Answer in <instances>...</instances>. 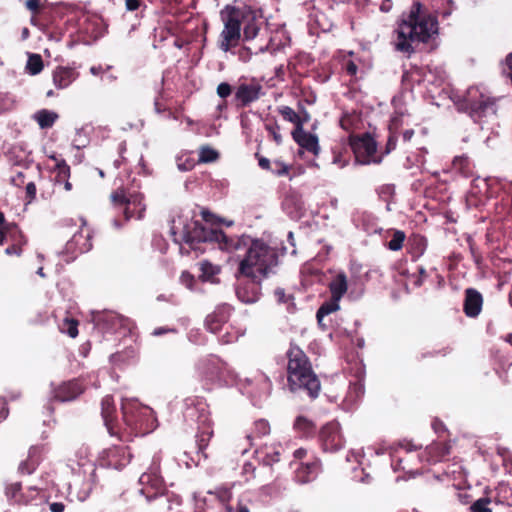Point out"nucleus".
Listing matches in <instances>:
<instances>
[{"label":"nucleus","mask_w":512,"mask_h":512,"mask_svg":"<svg viewBox=\"0 0 512 512\" xmlns=\"http://www.w3.org/2000/svg\"><path fill=\"white\" fill-rule=\"evenodd\" d=\"M395 34L396 51L410 56L415 52V44L427 43L438 34L437 16L420 2H414L408 11L402 13Z\"/></svg>","instance_id":"obj_1"},{"label":"nucleus","mask_w":512,"mask_h":512,"mask_svg":"<svg viewBox=\"0 0 512 512\" xmlns=\"http://www.w3.org/2000/svg\"><path fill=\"white\" fill-rule=\"evenodd\" d=\"M244 257L239 261L237 273L250 278L254 283L260 284L273 267L278 263L276 251L259 239L243 236Z\"/></svg>","instance_id":"obj_2"},{"label":"nucleus","mask_w":512,"mask_h":512,"mask_svg":"<svg viewBox=\"0 0 512 512\" xmlns=\"http://www.w3.org/2000/svg\"><path fill=\"white\" fill-rule=\"evenodd\" d=\"M287 382L291 392L302 390L311 400L316 399L321 391V383L314 372L306 353L296 345H291L286 353Z\"/></svg>","instance_id":"obj_3"},{"label":"nucleus","mask_w":512,"mask_h":512,"mask_svg":"<svg viewBox=\"0 0 512 512\" xmlns=\"http://www.w3.org/2000/svg\"><path fill=\"white\" fill-rule=\"evenodd\" d=\"M171 234L175 243L183 241L191 249L201 252L204 251L199 247L201 243H216L219 249L227 252H237L243 249V235L235 238L229 237L222 230L207 228L198 220H191L184 224L181 240L176 237L174 226L171 228Z\"/></svg>","instance_id":"obj_4"},{"label":"nucleus","mask_w":512,"mask_h":512,"mask_svg":"<svg viewBox=\"0 0 512 512\" xmlns=\"http://www.w3.org/2000/svg\"><path fill=\"white\" fill-rule=\"evenodd\" d=\"M121 413L119 433L114 435L120 441H132L134 437L146 435L152 430V410L137 400L123 399Z\"/></svg>","instance_id":"obj_5"},{"label":"nucleus","mask_w":512,"mask_h":512,"mask_svg":"<svg viewBox=\"0 0 512 512\" xmlns=\"http://www.w3.org/2000/svg\"><path fill=\"white\" fill-rule=\"evenodd\" d=\"M186 404L184 417L187 421H195L198 424L196 442L199 451L204 452L214 434L208 406L205 402L197 399H186Z\"/></svg>","instance_id":"obj_6"},{"label":"nucleus","mask_w":512,"mask_h":512,"mask_svg":"<svg viewBox=\"0 0 512 512\" xmlns=\"http://www.w3.org/2000/svg\"><path fill=\"white\" fill-rule=\"evenodd\" d=\"M110 201L114 208L123 213L125 221L132 218L142 219L146 211L143 203L144 195L139 192H130L124 187H119L110 194Z\"/></svg>","instance_id":"obj_7"},{"label":"nucleus","mask_w":512,"mask_h":512,"mask_svg":"<svg viewBox=\"0 0 512 512\" xmlns=\"http://www.w3.org/2000/svg\"><path fill=\"white\" fill-rule=\"evenodd\" d=\"M456 105L459 111L466 112L474 122H479L490 111L494 110V102L491 98L474 86L466 90Z\"/></svg>","instance_id":"obj_8"},{"label":"nucleus","mask_w":512,"mask_h":512,"mask_svg":"<svg viewBox=\"0 0 512 512\" xmlns=\"http://www.w3.org/2000/svg\"><path fill=\"white\" fill-rule=\"evenodd\" d=\"M226 363L216 355H209L198 361L196 370L204 391H211L213 385L221 380Z\"/></svg>","instance_id":"obj_9"},{"label":"nucleus","mask_w":512,"mask_h":512,"mask_svg":"<svg viewBox=\"0 0 512 512\" xmlns=\"http://www.w3.org/2000/svg\"><path fill=\"white\" fill-rule=\"evenodd\" d=\"M349 145L357 163L367 165L372 162L376 164L381 162V157H375L377 143L369 133L356 136L351 135L349 137Z\"/></svg>","instance_id":"obj_10"},{"label":"nucleus","mask_w":512,"mask_h":512,"mask_svg":"<svg viewBox=\"0 0 512 512\" xmlns=\"http://www.w3.org/2000/svg\"><path fill=\"white\" fill-rule=\"evenodd\" d=\"M238 13L231 9L223 17L224 28L218 38V48L223 52H229L240 44L241 27L238 21Z\"/></svg>","instance_id":"obj_11"},{"label":"nucleus","mask_w":512,"mask_h":512,"mask_svg":"<svg viewBox=\"0 0 512 512\" xmlns=\"http://www.w3.org/2000/svg\"><path fill=\"white\" fill-rule=\"evenodd\" d=\"M318 441L323 451L335 453L344 448L345 438L337 421L323 425L318 433Z\"/></svg>","instance_id":"obj_12"},{"label":"nucleus","mask_w":512,"mask_h":512,"mask_svg":"<svg viewBox=\"0 0 512 512\" xmlns=\"http://www.w3.org/2000/svg\"><path fill=\"white\" fill-rule=\"evenodd\" d=\"M132 459L130 448L126 445H112L104 449L98 456V463L104 468L120 470L127 466Z\"/></svg>","instance_id":"obj_13"},{"label":"nucleus","mask_w":512,"mask_h":512,"mask_svg":"<svg viewBox=\"0 0 512 512\" xmlns=\"http://www.w3.org/2000/svg\"><path fill=\"white\" fill-rule=\"evenodd\" d=\"M51 387V400L61 403L76 400L86 389L84 382L78 378L51 384Z\"/></svg>","instance_id":"obj_14"},{"label":"nucleus","mask_w":512,"mask_h":512,"mask_svg":"<svg viewBox=\"0 0 512 512\" xmlns=\"http://www.w3.org/2000/svg\"><path fill=\"white\" fill-rule=\"evenodd\" d=\"M41 493V489L36 486H30L25 491L21 482L9 483L5 486V496L9 502L18 505H28L34 501Z\"/></svg>","instance_id":"obj_15"},{"label":"nucleus","mask_w":512,"mask_h":512,"mask_svg":"<svg viewBox=\"0 0 512 512\" xmlns=\"http://www.w3.org/2000/svg\"><path fill=\"white\" fill-rule=\"evenodd\" d=\"M262 86L255 82L251 81L249 83L244 82L240 83L235 90L234 94V104L238 109H243L248 107L253 102L257 101L261 96Z\"/></svg>","instance_id":"obj_16"},{"label":"nucleus","mask_w":512,"mask_h":512,"mask_svg":"<svg viewBox=\"0 0 512 512\" xmlns=\"http://www.w3.org/2000/svg\"><path fill=\"white\" fill-rule=\"evenodd\" d=\"M233 307L229 304L218 305L213 312L205 318V327L211 333H218L222 327L229 321Z\"/></svg>","instance_id":"obj_17"},{"label":"nucleus","mask_w":512,"mask_h":512,"mask_svg":"<svg viewBox=\"0 0 512 512\" xmlns=\"http://www.w3.org/2000/svg\"><path fill=\"white\" fill-rule=\"evenodd\" d=\"M101 416L108 433L114 437L119 433V419L114 399L111 395H106L101 400Z\"/></svg>","instance_id":"obj_18"},{"label":"nucleus","mask_w":512,"mask_h":512,"mask_svg":"<svg viewBox=\"0 0 512 512\" xmlns=\"http://www.w3.org/2000/svg\"><path fill=\"white\" fill-rule=\"evenodd\" d=\"M92 247L91 232L87 227H82L78 232H76L65 246L66 251L73 254L86 253L90 251Z\"/></svg>","instance_id":"obj_19"},{"label":"nucleus","mask_w":512,"mask_h":512,"mask_svg":"<svg viewBox=\"0 0 512 512\" xmlns=\"http://www.w3.org/2000/svg\"><path fill=\"white\" fill-rule=\"evenodd\" d=\"M451 446L447 442H433L420 454L421 460L436 464L449 458Z\"/></svg>","instance_id":"obj_20"},{"label":"nucleus","mask_w":512,"mask_h":512,"mask_svg":"<svg viewBox=\"0 0 512 512\" xmlns=\"http://www.w3.org/2000/svg\"><path fill=\"white\" fill-rule=\"evenodd\" d=\"M293 140L304 150L312 153L314 156H318L320 152V146L318 137L315 134L304 130L303 126L298 129H293L292 133Z\"/></svg>","instance_id":"obj_21"},{"label":"nucleus","mask_w":512,"mask_h":512,"mask_svg":"<svg viewBox=\"0 0 512 512\" xmlns=\"http://www.w3.org/2000/svg\"><path fill=\"white\" fill-rule=\"evenodd\" d=\"M482 306V294L474 288H467L465 290V297L463 303V311L465 315L470 318L477 317L482 311Z\"/></svg>","instance_id":"obj_22"},{"label":"nucleus","mask_w":512,"mask_h":512,"mask_svg":"<svg viewBox=\"0 0 512 512\" xmlns=\"http://www.w3.org/2000/svg\"><path fill=\"white\" fill-rule=\"evenodd\" d=\"M42 452L41 446L30 447L27 458L18 465V473L22 476L34 473L42 461Z\"/></svg>","instance_id":"obj_23"},{"label":"nucleus","mask_w":512,"mask_h":512,"mask_svg":"<svg viewBox=\"0 0 512 512\" xmlns=\"http://www.w3.org/2000/svg\"><path fill=\"white\" fill-rule=\"evenodd\" d=\"M232 12L238 13V21L240 26L253 25V23L263 22V15L260 9L253 8L248 5H244L242 8H231Z\"/></svg>","instance_id":"obj_24"},{"label":"nucleus","mask_w":512,"mask_h":512,"mask_svg":"<svg viewBox=\"0 0 512 512\" xmlns=\"http://www.w3.org/2000/svg\"><path fill=\"white\" fill-rule=\"evenodd\" d=\"M78 76V73L70 67L58 66L53 71V83L58 89L67 88Z\"/></svg>","instance_id":"obj_25"},{"label":"nucleus","mask_w":512,"mask_h":512,"mask_svg":"<svg viewBox=\"0 0 512 512\" xmlns=\"http://www.w3.org/2000/svg\"><path fill=\"white\" fill-rule=\"evenodd\" d=\"M475 165L467 154L455 156L452 161V170L463 178L474 176Z\"/></svg>","instance_id":"obj_26"},{"label":"nucleus","mask_w":512,"mask_h":512,"mask_svg":"<svg viewBox=\"0 0 512 512\" xmlns=\"http://www.w3.org/2000/svg\"><path fill=\"white\" fill-rule=\"evenodd\" d=\"M427 238L421 234H412L408 239V253L413 261L418 260L426 251Z\"/></svg>","instance_id":"obj_27"},{"label":"nucleus","mask_w":512,"mask_h":512,"mask_svg":"<svg viewBox=\"0 0 512 512\" xmlns=\"http://www.w3.org/2000/svg\"><path fill=\"white\" fill-rule=\"evenodd\" d=\"M294 430L304 438L314 437L317 431L316 424L305 416H298L294 421Z\"/></svg>","instance_id":"obj_28"},{"label":"nucleus","mask_w":512,"mask_h":512,"mask_svg":"<svg viewBox=\"0 0 512 512\" xmlns=\"http://www.w3.org/2000/svg\"><path fill=\"white\" fill-rule=\"evenodd\" d=\"M50 159L55 161V185L61 187L62 183L70 178V166L63 158H58L56 155L50 156Z\"/></svg>","instance_id":"obj_29"},{"label":"nucleus","mask_w":512,"mask_h":512,"mask_svg":"<svg viewBox=\"0 0 512 512\" xmlns=\"http://www.w3.org/2000/svg\"><path fill=\"white\" fill-rule=\"evenodd\" d=\"M329 289L331 297L335 300H340L348 289L346 275L344 273H338L330 282Z\"/></svg>","instance_id":"obj_30"},{"label":"nucleus","mask_w":512,"mask_h":512,"mask_svg":"<svg viewBox=\"0 0 512 512\" xmlns=\"http://www.w3.org/2000/svg\"><path fill=\"white\" fill-rule=\"evenodd\" d=\"M141 484H149L154 488H159L162 485V477L160 475L159 464L153 463L149 472H145L139 479Z\"/></svg>","instance_id":"obj_31"},{"label":"nucleus","mask_w":512,"mask_h":512,"mask_svg":"<svg viewBox=\"0 0 512 512\" xmlns=\"http://www.w3.org/2000/svg\"><path fill=\"white\" fill-rule=\"evenodd\" d=\"M16 233L19 237L24 238L18 226L15 223L7 222L4 213L0 211V246L3 245L7 236L14 238Z\"/></svg>","instance_id":"obj_32"},{"label":"nucleus","mask_w":512,"mask_h":512,"mask_svg":"<svg viewBox=\"0 0 512 512\" xmlns=\"http://www.w3.org/2000/svg\"><path fill=\"white\" fill-rule=\"evenodd\" d=\"M58 115L55 112L42 109L35 114V119L42 129L50 128L54 125Z\"/></svg>","instance_id":"obj_33"},{"label":"nucleus","mask_w":512,"mask_h":512,"mask_svg":"<svg viewBox=\"0 0 512 512\" xmlns=\"http://www.w3.org/2000/svg\"><path fill=\"white\" fill-rule=\"evenodd\" d=\"M339 301L335 300L333 297L329 301H325L317 310L316 318L319 325H322L323 318L333 312L339 310Z\"/></svg>","instance_id":"obj_34"},{"label":"nucleus","mask_w":512,"mask_h":512,"mask_svg":"<svg viewBox=\"0 0 512 512\" xmlns=\"http://www.w3.org/2000/svg\"><path fill=\"white\" fill-rule=\"evenodd\" d=\"M278 112L286 121L291 122L295 125L294 129H298V127L303 126V117L296 113L291 107L280 106L278 108Z\"/></svg>","instance_id":"obj_35"},{"label":"nucleus","mask_w":512,"mask_h":512,"mask_svg":"<svg viewBox=\"0 0 512 512\" xmlns=\"http://www.w3.org/2000/svg\"><path fill=\"white\" fill-rule=\"evenodd\" d=\"M320 467V462L317 460L303 464L302 469L299 470L298 475L301 477L303 483L311 481Z\"/></svg>","instance_id":"obj_36"},{"label":"nucleus","mask_w":512,"mask_h":512,"mask_svg":"<svg viewBox=\"0 0 512 512\" xmlns=\"http://www.w3.org/2000/svg\"><path fill=\"white\" fill-rule=\"evenodd\" d=\"M79 321L75 318L66 316L59 324V329L62 333L67 334L71 338L78 336Z\"/></svg>","instance_id":"obj_37"},{"label":"nucleus","mask_w":512,"mask_h":512,"mask_svg":"<svg viewBox=\"0 0 512 512\" xmlns=\"http://www.w3.org/2000/svg\"><path fill=\"white\" fill-rule=\"evenodd\" d=\"M199 269L201 271L199 278L202 281H210L215 275H217L220 272V267L210 263L209 261L200 262Z\"/></svg>","instance_id":"obj_38"},{"label":"nucleus","mask_w":512,"mask_h":512,"mask_svg":"<svg viewBox=\"0 0 512 512\" xmlns=\"http://www.w3.org/2000/svg\"><path fill=\"white\" fill-rule=\"evenodd\" d=\"M365 393V386L361 379L351 383L347 392V398L351 402L359 401Z\"/></svg>","instance_id":"obj_39"},{"label":"nucleus","mask_w":512,"mask_h":512,"mask_svg":"<svg viewBox=\"0 0 512 512\" xmlns=\"http://www.w3.org/2000/svg\"><path fill=\"white\" fill-rule=\"evenodd\" d=\"M44 68L43 59L39 54H30L26 64V70L30 75L39 74Z\"/></svg>","instance_id":"obj_40"},{"label":"nucleus","mask_w":512,"mask_h":512,"mask_svg":"<svg viewBox=\"0 0 512 512\" xmlns=\"http://www.w3.org/2000/svg\"><path fill=\"white\" fill-rule=\"evenodd\" d=\"M270 433V425L267 420L259 419L254 422L253 432L247 435L249 440L253 438H261Z\"/></svg>","instance_id":"obj_41"},{"label":"nucleus","mask_w":512,"mask_h":512,"mask_svg":"<svg viewBox=\"0 0 512 512\" xmlns=\"http://www.w3.org/2000/svg\"><path fill=\"white\" fill-rule=\"evenodd\" d=\"M199 163H212L218 160L219 152L208 145L199 148Z\"/></svg>","instance_id":"obj_42"},{"label":"nucleus","mask_w":512,"mask_h":512,"mask_svg":"<svg viewBox=\"0 0 512 512\" xmlns=\"http://www.w3.org/2000/svg\"><path fill=\"white\" fill-rule=\"evenodd\" d=\"M398 120L395 118L391 121V124L389 125V136L386 143L385 153L389 154L391 151H393L396 148L398 135H397V129H398Z\"/></svg>","instance_id":"obj_43"},{"label":"nucleus","mask_w":512,"mask_h":512,"mask_svg":"<svg viewBox=\"0 0 512 512\" xmlns=\"http://www.w3.org/2000/svg\"><path fill=\"white\" fill-rule=\"evenodd\" d=\"M406 235L401 230L394 231L392 239L388 242L387 247L392 251H399L402 249Z\"/></svg>","instance_id":"obj_44"},{"label":"nucleus","mask_w":512,"mask_h":512,"mask_svg":"<svg viewBox=\"0 0 512 512\" xmlns=\"http://www.w3.org/2000/svg\"><path fill=\"white\" fill-rule=\"evenodd\" d=\"M497 496L495 497L496 503H506L509 506H512V501L509 499V495L512 494L511 488L506 484H500L497 489Z\"/></svg>","instance_id":"obj_45"},{"label":"nucleus","mask_w":512,"mask_h":512,"mask_svg":"<svg viewBox=\"0 0 512 512\" xmlns=\"http://www.w3.org/2000/svg\"><path fill=\"white\" fill-rule=\"evenodd\" d=\"M492 503L490 497H481L477 499L470 507V512H492L489 505Z\"/></svg>","instance_id":"obj_46"},{"label":"nucleus","mask_w":512,"mask_h":512,"mask_svg":"<svg viewBox=\"0 0 512 512\" xmlns=\"http://www.w3.org/2000/svg\"><path fill=\"white\" fill-rule=\"evenodd\" d=\"M265 129L269 133V136L272 138V140L277 144H282V135L280 134V125L277 123L276 120L273 122L265 123Z\"/></svg>","instance_id":"obj_47"},{"label":"nucleus","mask_w":512,"mask_h":512,"mask_svg":"<svg viewBox=\"0 0 512 512\" xmlns=\"http://www.w3.org/2000/svg\"><path fill=\"white\" fill-rule=\"evenodd\" d=\"M253 291L251 293V295H249L247 293V289L244 287L243 290L242 289H237V296L239 299H241L243 302L245 303H253L255 302L257 299H258V290H259V287L257 283H254L253 282Z\"/></svg>","instance_id":"obj_48"},{"label":"nucleus","mask_w":512,"mask_h":512,"mask_svg":"<svg viewBox=\"0 0 512 512\" xmlns=\"http://www.w3.org/2000/svg\"><path fill=\"white\" fill-rule=\"evenodd\" d=\"M265 24V22H257V23H253V25H245L243 27V35H244V40L246 41H249V40H252L254 39L260 29L262 28V26Z\"/></svg>","instance_id":"obj_49"},{"label":"nucleus","mask_w":512,"mask_h":512,"mask_svg":"<svg viewBox=\"0 0 512 512\" xmlns=\"http://www.w3.org/2000/svg\"><path fill=\"white\" fill-rule=\"evenodd\" d=\"M272 173L278 177L289 176L291 166L284 163L282 160L276 159L272 163Z\"/></svg>","instance_id":"obj_50"},{"label":"nucleus","mask_w":512,"mask_h":512,"mask_svg":"<svg viewBox=\"0 0 512 512\" xmlns=\"http://www.w3.org/2000/svg\"><path fill=\"white\" fill-rule=\"evenodd\" d=\"M14 241H16L17 243H14L10 246H8L6 249H5V253L7 255H20L21 252H22V249H21V237H19V235L16 233L14 234V238L11 237Z\"/></svg>","instance_id":"obj_51"},{"label":"nucleus","mask_w":512,"mask_h":512,"mask_svg":"<svg viewBox=\"0 0 512 512\" xmlns=\"http://www.w3.org/2000/svg\"><path fill=\"white\" fill-rule=\"evenodd\" d=\"M505 263L508 266V268H504V270L500 271L498 274V280L500 285L508 283L510 280V275L512 274V261H507Z\"/></svg>","instance_id":"obj_52"},{"label":"nucleus","mask_w":512,"mask_h":512,"mask_svg":"<svg viewBox=\"0 0 512 512\" xmlns=\"http://www.w3.org/2000/svg\"><path fill=\"white\" fill-rule=\"evenodd\" d=\"M217 95L222 98V99H226L228 96L231 95L233 89H232V86L227 83V82H221L218 86H217Z\"/></svg>","instance_id":"obj_53"},{"label":"nucleus","mask_w":512,"mask_h":512,"mask_svg":"<svg viewBox=\"0 0 512 512\" xmlns=\"http://www.w3.org/2000/svg\"><path fill=\"white\" fill-rule=\"evenodd\" d=\"M37 188L34 182H29L25 187V198L31 203L36 198Z\"/></svg>","instance_id":"obj_54"},{"label":"nucleus","mask_w":512,"mask_h":512,"mask_svg":"<svg viewBox=\"0 0 512 512\" xmlns=\"http://www.w3.org/2000/svg\"><path fill=\"white\" fill-rule=\"evenodd\" d=\"M240 334L238 331H227L224 335H222L219 339V341L222 344H230L238 340Z\"/></svg>","instance_id":"obj_55"},{"label":"nucleus","mask_w":512,"mask_h":512,"mask_svg":"<svg viewBox=\"0 0 512 512\" xmlns=\"http://www.w3.org/2000/svg\"><path fill=\"white\" fill-rule=\"evenodd\" d=\"M344 70L347 75L355 77L358 72V66L353 60H347L344 62Z\"/></svg>","instance_id":"obj_56"},{"label":"nucleus","mask_w":512,"mask_h":512,"mask_svg":"<svg viewBox=\"0 0 512 512\" xmlns=\"http://www.w3.org/2000/svg\"><path fill=\"white\" fill-rule=\"evenodd\" d=\"M47 504L51 512H64L66 509V504L63 501L47 500Z\"/></svg>","instance_id":"obj_57"},{"label":"nucleus","mask_w":512,"mask_h":512,"mask_svg":"<svg viewBox=\"0 0 512 512\" xmlns=\"http://www.w3.org/2000/svg\"><path fill=\"white\" fill-rule=\"evenodd\" d=\"M274 296L279 303H288L292 299V296L287 295L283 288L275 289Z\"/></svg>","instance_id":"obj_58"},{"label":"nucleus","mask_w":512,"mask_h":512,"mask_svg":"<svg viewBox=\"0 0 512 512\" xmlns=\"http://www.w3.org/2000/svg\"><path fill=\"white\" fill-rule=\"evenodd\" d=\"M353 126V117L350 114H344L340 119V127L345 131H350Z\"/></svg>","instance_id":"obj_59"},{"label":"nucleus","mask_w":512,"mask_h":512,"mask_svg":"<svg viewBox=\"0 0 512 512\" xmlns=\"http://www.w3.org/2000/svg\"><path fill=\"white\" fill-rule=\"evenodd\" d=\"M255 157L258 159V165L261 169L272 172V164L268 158L260 155L258 152L255 153Z\"/></svg>","instance_id":"obj_60"},{"label":"nucleus","mask_w":512,"mask_h":512,"mask_svg":"<svg viewBox=\"0 0 512 512\" xmlns=\"http://www.w3.org/2000/svg\"><path fill=\"white\" fill-rule=\"evenodd\" d=\"M469 249H470V252H471L474 262L477 265H480L482 263V256H481L480 252L478 251V249L476 248V246L472 243H469Z\"/></svg>","instance_id":"obj_61"},{"label":"nucleus","mask_w":512,"mask_h":512,"mask_svg":"<svg viewBox=\"0 0 512 512\" xmlns=\"http://www.w3.org/2000/svg\"><path fill=\"white\" fill-rule=\"evenodd\" d=\"M11 183L16 187H21L25 183V174L23 172H17L12 176Z\"/></svg>","instance_id":"obj_62"},{"label":"nucleus","mask_w":512,"mask_h":512,"mask_svg":"<svg viewBox=\"0 0 512 512\" xmlns=\"http://www.w3.org/2000/svg\"><path fill=\"white\" fill-rule=\"evenodd\" d=\"M25 5L32 13H37L40 8V0H27Z\"/></svg>","instance_id":"obj_63"},{"label":"nucleus","mask_w":512,"mask_h":512,"mask_svg":"<svg viewBox=\"0 0 512 512\" xmlns=\"http://www.w3.org/2000/svg\"><path fill=\"white\" fill-rule=\"evenodd\" d=\"M175 332H176V329H174V328L158 327V328L154 329V331L152 332V335H154V336H161V335H164L166 333H175Z\"/></svg>","instance_id":"obj_64"}]
</instances>
